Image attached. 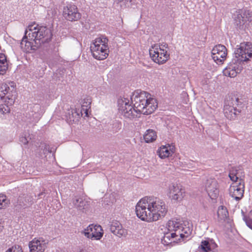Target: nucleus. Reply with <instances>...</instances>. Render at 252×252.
I'll list each match as a JSON object with an SVG mask.
<instances>
[{"label": "nucleus", "mask_w": 252, "mask_h": 252, "mask_svg": "<svg viewBox=\"0 0 252 252\" xmlns=\"http://www.w3.org/2000/svg\"><path fill=\"white\" fill-rule=\"evenodd\" d=\"M143 137L146 143H150L152 142L156 139L157 135L154 130L148 129L146 131V133Z\"/></svg>", "instance_id": "25"}, {"label": "nucleus", "mask_w": 252, "mask_h": 252, "mask_svg": "<svg viewBox=\"0 0 252 252\" xmlns=\"http://www.w3.org/2000/svg\"><path fill=\"white\" fill-rule=\"evenodd\" d=\"M211 53L214 61L217 64H221L226 58L227 50L224 45L218 44L213 48Z\"/></svg>", "instance_id": "11"}, {"label": "nucleus", "mask_w": 252, "mask_h": 252, "mask_svg": "<svg viewBox=\"0 0 252 252\" xmlns=\"http://www.w3.org/2000/svg\"><path fill=\"white\" fill-rule=\"evenodd\" d=\"M23 198L20 197L18 198V201H19L20 205L22 207H26L28 206L26 203H25L23 201H22Z\"/></svg>", "instance_id": "36"}, {"label": "nucleus", "mask_w": 252, "mask_h": 252, "mask_svg": "<svg viewBox=\"0 0 252 252\" xmlns=\"http://www.w3.org/2000/svg\"><path fill=\"white\" fill-rule=\"evenodd\" d=\"M110 231L116 236L121 237L126 236L127 231L124 228L121 223L118 220H113L108 225Z\"/></svg>", "instance_id": "18"}, {"label": "nucleus", "mask_w": 252, "mask_h": 252, "mask_svg": "<svg viewBox=\"0 0 252 252\" xmlns=\"http://www.w3.org/2000/svg\"><path fill=\"white\" fill-rule=\"evenodd\" d=\"M81 116L82 115L80 112H79V110H77L76 109L71 111V114L69 115V118L70 121L76 123L79 121Z\"/></svg>", "instance_id": "27"}, {"label": "nucleus", "mask_w": 252, "mask_h": 252, "mask_svg": "<svg viewBox=\"0 0 252 252\" xmlns=\"http://www.w3.org/2000/svg\"><path fill=\"white\" fill-rule=\"evenodd\" d=\"M143 99L146 98V102L144 106L143 107V114L149 115L152 114L157 108V104L156 103V100L151 97V95L146 92L143 91Z\"/></svg>", "instance_id": "13"}, {"label": "nucleus", "mask_w": 252, "mask_h": 252, "mask_svg": "<svg viewBox=\"0 0 252 252\" xmlns=\"http://www.w3.org/2000/svg\"><path fill=\"white\" fill-rule=\"evenodd\" d=\"M166 228L161 239V243L164 245L176 243L181 239L188 237L191 232L189 227L184 225L177 220H169Z\"/></svg>", "instance_id": "3"}, {"label": "nucleus", "mask_w": 252, "mask_h": 252, "mask_svg": "<svg viewBox=\"0 0 252 252\" xmlns=\"http://www.w3.org/2000/svg\"><path fill=\"white\" fill-rule=\"evenodd\" d=\"M29 139H31V138L29 137V134H24L20 137L19 140L22 144L27 145L29 143Z\"/></svg>", "instance_id": "32"}, {"label": "nucleus", "mask_w": 252, "mask_h": 252, "mask_svg": "<svg viewBox=\"0 0 252 252\" xmlns=\"http://www.w3.org/2000/svg\"><path fill=\"white\" fill-rule=\"evenodd\" d=\"M168 45L164 44H155L149 49V54L152 60L158 64H163L169 58V54L167 53Z\"/></svg>", "instance_id": "8"}, {"label": "nucleus", "mask_w": 252, "mask_h": 252, "mask_svg": "<svg viewBox=\"0 0 252 252\" xmlns=\"http://www.w3.org/2000/svg\"><path fill=\"white\" fill-rule=\"evenodd\" d=\"M239 99L235 95H229L225 98L223 108L225 116L229 120L234 119L240 113L241 110L239 106L241 105Z\"/></svg>", "instance_id": "7"}, {"label": "nucleus", "mask_w": 252, "mask_h": 252, "mask_svg": "<svg viewBox=\"0 0 252 252\" xmlns=\"http://www.w3.org/2000/svg\"><path fill=\"white\" fill-rule=\"evenodd\" d=\"M15 93V83L13 82L2 83L0 87V97L5 95L8 99L7 104L12 105L14 102V94Z\"/></svg>", "instance_id": "9"}, {"label": "nucleus", "mask_w": 252, "mask_h": 252, "mask_svg": "<svg viewBox=\"0 0 252 252\" xmlns=\"http://www.w3.org/2000/svg\"><path fill=\"white\" fill-rule=\"evenodd\" d=\"M3 228V224L0 222V232L2 231Z\"/></svg>", "instance_id": "38"}, {"label": "nucleus", "mask_w": 252, "mask_h": 252, "mask_svg": "<svg viewBox=\"0 0 252 252\" xmlns=\"http://www.w3.org/2000/svg\"><path fill=\"white\" fill-rule=\"evenodd\" d=\"M91 103L92 98L90 96H87L83 99L80 110L81 115L84 114L85 116H89V110L91 108Z\"/></svg>", "instance_id": "22"}, {"label": "nucleus", "mask_w": 252, "mask_h": 252, "mask_svg": "<svg viewBox=\"0 0 252 252\" xmlns=\"http://www.w3.org/2000/svg\"><path fill=\"white\" fill-rule=\"evenodd\" d=\"M175 151L174 146L171 147L169 144L168 146H162L158 150L157 153L161 158H165L171 156Z\"/></svg>", "instance_id": "21"}, {"label": "nucleus", "mask_w": 252, "mask_h": 252, "mask_svg": "<svg viewBox=\"0 0 252 252\" xmlns=\"http://www.w3.org/2000/svg\"><path fill=\"white\" fill-rule=\"evenodd\" d=\"M248 218L250 219V220H252V210L250 211L249 216Z\"/></svg>", "instance_id": "37"}, {"label": "nucleus", "mask_w": 252, "mask_h": 252, "mask_svg": "<svg viewBox=\"0 0 252 252\" xmlns=\"http://www.w3.org/2000/svg\"><path fill=\"white\" fill-rule=\"evenodd\" d=\"M86 237L91 239L100 240L103 236V230L100 225H89L82 232Z\"/></svg>", "instance_id": "10"}, {"label": "nucleus", "mask_w": 252, "mask_h": 252, "mask_svg": "<svg viewBox=\"0 0 252 252\" xmlns=\"http://www.w3.org/2000/svg\"><path fill=\"white\" fill-rule=\"evenodd\" d=\"M108 39L104 36L95 38L90 46L94 58L98 60L105 59L108 56Z\"/></svg>", "instance_id": "6"}, {"label": "nucleus", "mask_w": 252, "mask_h": 252, "mask_svg": "<svg viewBox=\"0 0 252 252\" xmlns=\"http://www.w3.org/2000/svg\"><path fill=\"white\" fill-rule=\"evenodd\" d=\"M10 112L9 106L5 104H0V117Z\"/></svg>", "instance_id": "30"}, {"label": "nucleus", "mask_w": 252, "mask_h": 252, "mask_svg": "<svg viewBox=\"0 0 252 252\" xmlns=\"http://www.w3.org/2000/svg\"><path fill=\"white\" fill-rule=\"evenodd\" d=\"M141 200L140 199L137 203L135 207V213L137 217L142 220V206H141Z\"/></svg>", "instance_id": "31"}, {"label": "nucleus", "mask_w": 252, "mask_h": 252, "mask_svg": "<svg viewBox=\"0 0 252 252\" xmlns=\"http://www.w3.org/2000/svg\"><path fill=\"white\" fill-rule=\"evenodd\" d=\"M199 248L202 250L203 252H209V251H212L210 244L207 240L202 241Z\"/></svg>", "instance_id": "28"}, {"label": "nucleus", "mask_w": 252, "mask_h": 252, "mask_svg": "<svg viewBox=\"0 0 252 252\" xmlns=\"http://www.w3.org/2000/svg\"><path fill=\"white\" fill-rule=\"evenodd\" d=\"M169 190L170 198L177 202L182 200L185 196V189L180 185L172 184L169 186Z\"/></svg>", "instance_id": "15"}, {"label": "nucleus", "mask_w": 252, "mask_h": 252, "mask_svg": "<svg viewBox=\"0 0 252 252\" xmlns=\"http://www.w3.org/2000/svg\"><path fill=\"white\" fill-rule=\"evenodd\" d=\"M243 220L246 222L247 225L252 229V220H250L248 217L245 215L243 216Z\"/></svg>", "instance_id": "34"}, {"label": "nucleus", "mask_w": 252, "mask_h": 252, "mask_svg": "<svg viewBox=\"0 0 252 252\" xmlns=\"http://www.w3.org/2000/svg\"><path fill=\"white\" fill-rule=\"evenodd\" d=\"M239 175H241L242 176V179L243 180V178L244 177V172H243V173L241 174V173H239Z\"/></svg>", "instance_id": "39"}, {"label": "nucleus", "mask_w": 252, "mask_h": 252, "mask_svg": "<svg viewBox=\"0 0 252 252\" xmlns=\"http://www.w3.org/2000/svg\"><path fill=\"white\" fill-rule=\"evenodd\" d=\"M28 30H26L25 32V36L21 42V47L26 52H30L32 50H35L40 45L35 44L33 42L28 41Z\"/></svg>", "instance_id": "20"}, {"label": "nucleus", "mask_w": 252, "mask_h": 252, "mask_svg": "<svg viewBox=\"0 0 252 252\" xmlns=\"http://www.w3.org/2000/svg\"><path fill=\"white\" fill-rule=\"evenodd\" d=\"M28 30L29 39L35 44L40 45L49 42L52 37L51 30L45 26H39L35 23L29 25Z\"/></svg>", "instance_id": "5"}, {"label": "nucleus", "mask_w": 252, "mask_h": 252, "mask_svg": "<svg viewBox=\"0 0 252 252\" xmlns=\"http://www.w3.org/2000/svg\"><path fill=\"white\" fill-rule=\"evenodd\" d=\"M235 57L223 70L224 75L234 77L240 73L245 63L252 59V44L250 42L241 43L234 52Z\"/></svg>", "instance_id": "1"}, {"label": "nucleus", "mask_w": 252, "mask_h": 252, "mask_svg": "<svg viewBox=\"0 0 252 252\" xmlns=\"http://www.w3.org/2000/svg\"><path fill=\"white\" fill-rule=\"evenodd\" d=\"M244 181L239 183H234L229 188V194L236 200L239 201L242 199L244 192Z\"/></svg>", "instance_id": "14"}, {"label": "nucleus", "mask_w": 252, "mask_h": 252, "mask_svg": "<svg viewBox=\"0 0 252 252\" xmlns=\"http://www.w3.org/2000/svg\"><path fill=\"white\" fill-rule=\"evenodd\" d=\"M131 99L134 102L133 106L131 105L130 100L127 98L124 97L119 99L118 101L119 111L126 118L129 119L140 118L142 114L141 105L142 99L138 91L133 93Z\"/></svg>", "instance_id": "4"}, {"label": "nucleus", "mask_w": 252, "mask_h": 252, "mask_svg": "<svg viewBox=\"0 0 252 252\" xmlns=\"http://www.w3.org/2000/svg\"><path fill=\"white\" fill-rule=\"evenodd\" d=\"M239 173H243V171L240 168L232 170L229 173V177L231 180L235 182V183L241 182L244 180L242 179V176L239 175Z\"/></svg>", "instance_id": "24"}, {"label": "nucleus", "mask_w": 252, "mask_h": 252, "mask_svg": "<svg viewBox=\"0 0 252 252\" xmlns=\"http://www.w3.org/2000/svg\"><path fill=\"white\" fill-rule=\"evenodd\" d=\"M167 212L165 202L153 196L143 197V221L153 222L164 218Z\"/></svg>", "instance_id": "2"}, {"label": "nucleus", "mask_w": 252, "mask_h": 252, "mask_svg": "<svg viewBox=\"0 0 252 252\" xmlns=\"http://www.w3.org/2000/svg\"><path fill=\"white\" fill-rule=\"evenodd\" d=\"M209 252H218L217 251H209Z\"/></svg>", "instance_id": "40"}, {"label": "nucleus", "mask_w": 252, "mask_h": 252, "mask_svg": "<svg viewBox=\"0 0 252 252\" xmlns=\"http://www.w3.org/2000/svg\"><path fill=\"white\" fill-rule=\"evenodd\" d=\"M47 243L42 238H34L29 244L30 252H44Z\"/></svg>", "instance_id": "17"}, {"label": "nucleus", "mask_w": 252, "mask_h": 252, "mask_svg": "<svg viewBox=\"0 0 252 252\" xmlns=\"http://www.w3.org/2000/svg\"><path fill=\"white\" fill-rule=\"evenodd\" d=\"M237 15L234 17V24L237 28L243 29L245 23L250 19V12L249 11L245 10L243 12L242 11L237 12Z\"/></svg>", "instance_id": "19"}, {"label": "nucleus", "mask_w": 252, "mask_h": 252, "mask_svg": "<svg viewBox=\"0 0 252 252\" xmlns=\"http://www.w3.org/2000/svg\"><path fill=\"white\" fill-rule=\"evenodd\" d=\"M218 217L220 220H224L228 217V212L224 206H220L218 210Z\"/></svg>", "instance_id": "26"}, {"label": "nucleus", "mask_w": 252, "mask_h": 252, "mask_svg": "<svg viewBox=\"0 0 252 252\" xmlns=\"http://www.w3.org/2000/svg\"><path fill=\"white\" fill-rule=\"evenodd\" d=\"M73 204L75 208L80 211L84 210L88 205L87 201L80 197H75L73 199Z\"/></svg>", "instance_id": "23"}, {"label": "nucleus", "mask_w": 252, "mask_h": 252, "mask_svg": "<svg viewBox=\"0 0 252 252\" xmlns=\"http://www.w3.org/2000/svg\"><path fill=\"white\" fill-rule=\"evenodd\" d=\"M80 252H84V251L82 250L80 251Z\"/></svg>", "instance_id": "41"}, {"label": "nucleus", "mask_w": 252, "mask_h": 252, "mask_svg": "<svg viewBox=\"0 0 252 252\" xmlns=\"http://www.w3.org/2000/svg\"><path fill=\"white\" fill-rule=\"evenodd\" d=\"M6 252H23L22 248L20 246H17L12 247L11 248L8 249Z\"/></svg>", "instance_id": "33"}, {"label": "nucleus", "mask_w": 252, "mask_h": 252, "mask_svg": "<svg viewBox=\"0 0 252 252\" xmlns=\"http://www.w3.org/2000/svg\"><path fill=\"white\" fill-rule=\"evenodd\" d=\"M9 203V200L4 194H0V209L6 207Z\"/></svg>", "instance_id": "29"}, {"label": "nucleus", "mask_w": 252, "mask_h": 252, "mask_svg": "<svg viewBox=\"0 0 252 252\" xmlns=\"http://www.w3.org/2000/svg\"><path fill=\"white\" fill-rule=\"evenodd\" d=\"M63 15L65 19L71 22L78 21L81 18V14L74 4H68L64 7Z\"/></svg>", "instance_id": "12"}, {"label": "nucleus", "mask_w": 252, "mask_h": 252, "mask_svg": "<svg viewBox=\"0 0 252 252\" xmlns=\"http://www.w3.org/2000/svg\"><path fill=\"white\" fill-rule=\"evenodd\" d=\"M0 63H7L6 57L3 53H0Z\"/></svg>", "instance_id": "35"}, {"label": "nucleus", "mask_w": 252, "mask_h": 252, "mask_svg": "<svg viewBox=\"0 0 252 252\" xmlns=\"http://www.w3.org/2000/svg\"><path fill=\"white\" fill-rule=\"evenodd\" d=\"M205 189L209 196L212 199H216L219 195V189L217 181L214 179H207L205 183Z\"/></svg>", "instance_id": "16"}]
</instances>
